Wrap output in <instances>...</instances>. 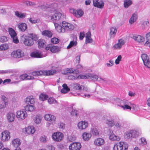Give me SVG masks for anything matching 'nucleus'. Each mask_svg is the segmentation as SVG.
Returning a JSON list of instances; mask_svg holds the SVG:
<instances>
[{
	"label": "nucleus",
	"instance_id": "f257e3e1",
	"mask_svg": "<svg viewBox=\"0 0 150 150\" xmlns=\"http://www.w3.org/2000/svg\"><path fill=\"white\" fill-rule=\"evenodd\" d=\"M38 40L37 35L33 34H30L28 36H26L24 37L23 41L24 44L26 46L30 47L34 44V42Z\"/></svg>",
	"mask_w": 150,
	"mask_h": 150
},
{
	"label": "nucleus",
	"instance_id": "f03ea898",
	"mask_svg": "<svg viewBox=\"0 0 150 150\" xmlns=\"http://www.w3.org/2000/svg\"><path fill=\"white\" fill-rule=\"evenodd\" d=\"M128 144L123 142H120L115 143L113 147V150H125L128 149Z\"/></svg>",
	"mask_w": 150,
	"mask_h": 150
},
{
	"label": "nucleus",
	"instance_id": "7ed1b4c3",
	"mask_svg": "<svg viewBox=\"0 0 150 150\" xmlns=\"http://www.w3.org/2000/svg\"><path fill=\"white\" fill-rule=\"evenodd\" d=\"M45 50L47 51L50 50L53 53L58 52L60 51V48L59 47L52 45L51 44H48L46 46Z\"/></svg>",
	"mask_w": 150,
	"mask_h": 150
},
{
	"label": "nucleus",
	"instance_id": "20e7f679",
	"mask_svg": "<svg viewBox=\"0 0 150 150\" xmlns=\"http://www.w3.org/2000/svg\"><path fill=\"white\" fill-rule=\"evenodd\" d=\"M16 116V117L19 120H23L27 117L28 114L25 110L22 109L17 111Z\"/></svg>",
	"mask_w": 150,
	"mask_h": 150
},
{
	"label": "nucleus",
	"instance_id": "39448f33",
	"mask_svg": "<svg viewBox=\"0 0 150 150\" xmlns=\"http://www.w3.org/2000/svg\"><path fill=\"white\" fill-rule=\"evenodd\" d=\"M63 134L59 132L54 133L52 135V139L56 142L61 141L63 139Z\"/></svg>",
	"mask_w": 150,
	"mask_h": 150
},
{
	"label": "nucleus",
	"instance_id": "423d86ee",
	"mask_svg": "<svg viewBox=\"0 0 150 150\" xmlns=\"http://www.w3.org/2000/svg\"><path fill=\"white\" fill-rule=\"evenodd\" d=\"M11 56L14 58H20L23 57L24 56V52L21 50H18L13 51L11 53Z\"/></svg>",
	"mask_w": 150,
	"mask_h": 150
},
{
	"label": "nucleus",
	"instance_id": "0eeeda50",
	"mask_svg": "<svg viewBox=\"0 0 150 150\" xmlns=\"http://www.w3.org/2000/svg\"><path fill=\"white\" fill-rule=\"evenodd\" d=\"M141 57L145 66L148 68H150V60L147 55L144 54L141 55Z\"/></svg>",
	"mask_w": 150,
	"mask_h": 150
},
{
	"label": "nucleus",
	"instance_id": "6e6552de",
	"mask_svg": "<svg viewBox=\"0 0 150 150\" xmlns=\"http://www.w3.org/2000/svg\"><path fill=\"white\" fill-rule=\"evenodd\" d=\"M81 145L80 142H74L71 143L69 146V150H80Z\"/></svg>",
	"mask_w": 150,
	"mask_h": 150
},
{
	"label": "nucleus",
	"instance_id": "1a4fd4ad",
	"mask_svg": "<svg viewBox=\"0 0 150 150\" xmlns=\"http://www.w3.org/2000/svg\"><path fill=\"white\" fill-rule=\"evenodd\" d=\"M1 98L3 103L0 104V109H3L8 105L9 102V99L4 95H1Z\"/></svg>",
	"mask_w": 150,
	"mask_h": 150
},
{
	"label": "nucleus",
	"instance_id": "9d476101",
	"mask_svg": "<svg viewBox=\"0 0 150 150\" xmlns=\"http://www.w3.org/2000/svg\"><path fill=\"white\" fill-rule=\"evenodd\" d=\"M63 15V14L59 12H57L51 16V19L54 23H55V22L61 19Z\"/></svg>",
	"mask_w": 150,
	"mask_h": 150
},
{
	"label": "nucleus",
	"instance_id": "9b49d317",
	"mask_svg": "<svg viewBox=\"0 0 150 150\" xmlns=\"http://www.w3.org/2000/svg\"><path fill=\"white\" fill-rule=\"evenodd\" d=\"M71 12L74 14L76 17L77 18L81 17L83 14V12L81 9L75 10L74 9H71Z\"/></svg>",
	"mask_w": 150,
	"mask_h": 150
},
{
	"label": "nucleus",
	"instance_id": "f8f14e48",
	"mask_svg": "<svg viewBox=\"0 0 150 150\" xmlns=\"http://www.w3.org/2000/svg\"><path fill=\"white\" fill-rule=\"evenodd\" d=\"M131 38L138 42H141L144 41V38L142 36L137 35H132Z\"/></svg>",
	"mask_w": 150,
	"mask_h": 150
},
{
	"label": "nucleus",
	"instance_id": "ddd939ff",
	"mask_svg": "<svg viewBox=\"0 0 150 150\" xmlns=\"http://www.w3.org/2000/svg\"><path fill=\"white\" fill-rule=\"evenodd\" d=\"M73 87L74 89L80 91L83 89L86 91L88 90L86 87H85L81 85L78 83H74Z\"/></svg>",
	"mask_w": 150,
	"mask_h": 150
},
{
	"label": "nucleus",
	"instance_id": "4468645a",
	"mask_svg": "<svg viewBox=\"0 0 150 150\" xmlns=\"http://www.w3.org/2000/svg\"><path fill=\"white\" fill-rule=\"evenodd\" d=\"M1 135V140L3 141H8L10 139V133L8 131L2 132Z\"/></svg>",
	"mask_w": 150,
	"mask_h": 150
},
{
	"label": "nucleus",
	"instance_id": "2eb2a0df",
	"mask_svg": "<svg viewBox=\"0 0 150 150\" xmlns=\"http://www.w3.org/2000/svg\"><path fill=\"white\" fill-rule=\"evenodd\" d=\"M125 43V41L121 39H119L118 41V42L113 46V48L116 50H119L122 47Z\"/></svg>",
	"mask_w": 150,
	"mask_h": 150
},
{
	"label": "nucleus",
	"instance_id": "dca6fc26",
	"mask_svg": "<svg viewBox=\"0 0 150 150\" xmlns=\"http://www.w3.org/2000/svg\"><path fill=\"white\" fill-rule=\"evenodd\" d=\"M25 102L26 104L33 105L35 102L34 98L33 96H29L26 98Z\"/></svg>",
	"mask_w": 150,
	"mask_h": 150
},
{
	"label": "nucleus",
	"instance_id": "f3484780",
	"mask_svg": "<svg viewBox=\"0 0 150 150\" xmlns=\"http://www.w3.org/2000/svg\"><path fill=\"white\" fill-rule=\"evenodd\" d=\"M93 4L94 6L99 8H103L104 4L101 0H93Z\"/></svg>",
	"mask_w": 150,
	"mask_h": 150
},
{
	"label": "nucleus",
	"instance_id": "a211bd4d",
	"mask_svg": "<svg viewBox=\"0 0 150 150\" xmlns=\"http://www.w3.org/2000/svg\"><path fill=\"white\" fill-rule=\"evenodd\" d=\"M88 123L86 121H81L79 122L78 125V128L80 129H84L88 126Z\"/></svg>",
	"mask_w": 150,
	"mask_h": 150
},
{
	"label": "nucleus",
	"instance_id": "6ab92c4d",
	"mask_svg": "<svg viewBox=\"0 0 150 150\" xmlns=\"http://www.w3.org/2000/svg\"><path fill=\"white\" fill-rule=\"evenodd\" d=\"M6 117L8 122H12L14 121L15 115L14 113L9 112L7 114Z\"/></svg>",
	"mask_w": 150,
	"mask_h": 150
},
{
	"label": "nucleus",
	"instance_id": "aec40b11",
	"mask_svg": "<svg viewBox=\"0 0 150 150\" xmlns=\"http://www.w3.org/2000/svg\"><path fill=\"white\" fill-rule=\"evenodd\" d=\"M62 25L63 27L65 28L67 30H72L74 28L73 25L65 21H63L62 23Z\"/></svg>",
	"mask_w": 150,
	"mask_h": 150
},
{
	"label": "nucleus",
	"instance_id": "412c9836",
	"mask_svg": "<svg viewBox=\"0 0 150 150\" xmlns=\"http://www.w3.org/2000/svg\"><path fill=\"white\" fill-rule=\"evenodd\" d=\"M25 131L28 134H33L35 131L34 127L33 126H30L25 128Z\"/></svg>",
	"mask_w": 150,
	"mask_h": 150
},
{
	"label": "nucleus",
	"instance_id": "4be33fe9",
	"mask_svg": "<svg viewBox=\"0 0 150 150\" xmlns=\"http://www.w3.org/2000/svg\"><path fill=\"white\" fill-rule=\"evenodd\" d=\"M45 118L46 120L48 121L54 122L55 120V117L50 114H46L45 116Z\"/></svg>",
	"mask_w": 150,
	"mask_h": 150
},
{
	"label": "nucleus",
	"instance_id": "5701e85b",
	"mask_svg": "<svg viewBox=\"0 0 150 150\" xmlns=\"http://www.w3.org/2000/svg\"><path fill=\"white\" fill-rule=\"evenodd\" d=\"M55 29L59 33H64L65 31V28L62 27L60 25L56 23H54Z\"/></svg>",
	"mask_w": 150,
	"mask_h": 150
},
{
	"label": "nucleus",
	"instance_id": "b1692460",
	"mask_svg": "<svg viewBox=\"0 0 150 150\" xmlns=\"http://www.w3.org/2000/svg\"><path fill=\"white\" fill-rule=\"evenodd\" d=\"M104 143V139L101 138H98L95 140L94 143L95 145L100 146L103 145Z\"/></svg>",
	"mask_w": 150,
	"mask_h": 150
},
{
	"label": "nucleus",
	"instance_id": "393cba45",
	"mask_svg": "<svg viewBox=\"0 0 150 150\" xmlns=\"http://www.w3.org/2000/svg\"><path fill=\"white\" fill-rule=\"evenodd\" d=\"M26 105L25 106V110L26 111L32 112L35 109V107L33 105L26 104Z\"/></svg>",
	"mask_w": 150,
	"mask_h": 150
},
{
	"label": "nucleus",
	"instance_id": "a878e982",
	"mask_svg": "<svg viewBox=\"0 0 150 150\" xmlns=\"http://www.w3.org/2000/svg\"><path fill=\"white\" fill-rule=\"evenodd\" d=\"M21 142L19 139H16L13 140L12 141V144L13 146L16 148L19 147L18 146L20 145Z\"/></svg>",
	"mask_w": 150,
	"mask_h": 150
},
{
	"label": "nucleus",
	"instance_id": "bb28decb",
	"mask_svg": "<svg viewBox=\"0 0 150 150\" xmlns=\"http://www.w3.org/2000/svg\"><path fill=\"white\" fill-rule=\"evenodd\" d=\"M18 27L22 32H24L27 28V25L25 23H21L18 25Z\"/></svg>",
	"mask_w": 150,
	"mask_h": 150
},
{
	"label": "nucleus",
	"instance_id": "cd10ccee",
	"mask_svg": "<svg viewBox=\"0 0 150 150\" xmlns=\"http://www.w3.org/2000/svg\"><path fill=\"white\" fill-rule=\"evenodd\" d=\"M91 34L90 32H88L86 34V39L85 42L86 44L91 43L92 40L91 38Z\"/></svg>",
	"mask_w": 150,
	"mask_h": 150
},
{
	"label": "nucleus",
	"instance_id": "c85d7f7f",
	"mask_svg": "<svg viewBox=\"0 0 150 150\" xmlns=\"http://www.w3.org/2000/svg\"><path fill=\"white\" fill-rule=\"evenodd\" d=\"M20 78L23 80L24 79L30 80L33 79L34 77L33 76L28 75L26 74H24L20 76Z\"/></svg>",
	"mask_w": 150,
	"mask_h": 150
},
{
	"label": "nucleus",
	"instance_id": "c756f323",
	"mask_svg": "<svg viewBox=\"0 0 150 150\" xmlns=\"http://www.w3.org/2000/svg\"><path fill=\"white\" fill-rule=\"evenodd\" d=\"M15 15L17 17L21 18H24L26 16L25 13H22L21 12L18 11L15 12Z\"/></svg>",
	"mask_w": 150,
	"mask_h": 150
},
{
	"label": "nucleus",
	"instance_id": "7c9ffc66",
	"mask_svg": "<svg viewBox=\"0 0 150 150\" xmlns=\"http://www.w3.org/2000/svg\"><path fill=\"white\" fill-rule=\"evenodd\" d=\"M109 138L112 141H118L120 139L119 137L115 135L113 133H110Z\"/></svg>",
	"mask_w": 150,
	"mask_h": 150
},
{
	"label": "nucleus",
	"instance_id": "2f4dec72",
	"mask_svg": "<svg viewBox=\"0 0 150 150\" xmlns=\"http://www.w3.org/2000/svg\"><path fill=\"white\" fill-rule=\"evenodd\" d=\"M91 137V133L85 132L83 133L82 137L83 139L85 141H88L89 140Z\"/></svg>",
	"mask_w": 150,
	"mask_h": 150
},
{
	"label": "nucleus",
	"instance_id": "473e14b6",
	"mask_svg": "<svg viewBox=\"0 0 150 150\" xmlns=\"http://www.w3.org/2000/svg\"><path fill=\"white\" fill-rule=\"evenodd\" d=\"M46 42L45 41L42 39H39L38 40V47L43 48L46 46Z\"/></svg>",
	"mask_w": 150,
	"mask_h": 150
},
{
	"label": "nucleus",
	"instance_id": "72a5a7b5",
	"mask_svg": "<svg viewBox=\"0 0 150 150\" xmlns=\"http://www.w3.org/2000/svg\"><path fill=\"white\" fill-rule=\"evenodd\" d=\"M42 34L49 38H51L52 35V33L50 31L47 30L43 31L42 33Z\"/></svg>",
	"mask_w": 150,
	"mask_h": 150
},
{
	"label": "nucleus",
	"instance_id": "f704fd0d",
	"mask_svg": "<svg viewBox=\"0 0 150 150\" xmlns=\"http://www.w3.org/2000/svg\"><path fill=\"white\" fill-rule=\"evenodd\" d=\"M137 18V13H134L132 15L131 17L130 18L129 22L130 23L132 24L134 23Z\"/></svg>",
	"mask_w": 150,
	"mask_h": 150
},
{
	"label": "nucleus",
	"instance_id": "c9c22d12",
	"mask_svg": "<svg viewBox=\"0 0 150 150\" xmlns=\"http://www.w3.org/2000/svg\"><path fill=\"white\" fill-rule=\"evenodd\" d=\"M8 30L9 34L10 35L11 38L17 36V34L14 30L12 28H8Z\"/></svg>",
	"mask_w": 150,
	"mask_h": 150
},
{
	"label": "nucleus",
	"instance_id": "e433bc0d",
	"mask_svg": "<svg viewBox=\"0 0 150 150\" xmlns=\"http://www.w3.org/2000/svg\"><path fill=\"white\" fill-rule=\"evenodd\" d=\"M117 30L115 28L112 27L110 28V35L111 38H113L114 37L117 32Z\"/></svg>",
	"mask_w": 150,
	"mask_h": 150
},
{
	"label": "nucleus",
	"instance_id": "4c0bfd02",
	"mask_svg": "<svg viewBox=\"0 0 150 150\" xmlns=\"http://www.w3.org/2000/svg\"><path fill=\"white\" fill-rule=\"evenodd\" d=\"M114 120L113 119H107L105 121V123L110 127H112L114 125Z\"/></svg>",
	"mask_w": 150,
	"mask_h": 150
},
{
	"label": "nucleus",
	"instance_id": "58836bf2",
	"mask_svg": "<svg viewBox=\"0 0 150 150\" xmlns=\"http://www.w3.org/2000/svg\"><path fill=\"white\" fill-rule=\"evenodd\" d=\"M132 4V1L131 0H124V6L125 8H128Z\"/></svg>",
	"mask_w": 150,
	"mask_h": 150
},
{
	"label": "nucleus",
	"instance_id": "ea45409f",
	"mask_svg": "<svg viewBox=\"0 0 150 150\" xmlns=\"http://www.w3.org/2000/svg\"><path fill=\"white\" fill-rule=\"evenodd\" d=\"M77 44V42L76 40H73L71 41L69 45L67 46V49H70L73 46H76Z\"/></svg>",
	"mask_w": 150,
	"mask_h": 150
},
{
	"label": "nucleus",
	"instance_id": "a19ab883",
	"mask_svg": "<svg viewBox=\"0 0 150 150\" xmlns=\"http://www.w3.org/2000/svg\"><path fill=\"white\" fill-rule=\"evenodd\" d=\"M45 76H50L53 75L56 73L57 72V71L56 70H50L45 71Z\"/></svg>",
	"mask_w": 150,
	"mask_h": 150
},
{
	"label": "nucleus",
	"instance_id": "79ce46f5",
	"mask_svg": "<svg viewBox=\"0 0 150 150\" xmlns=\"http://www.w3.org/2000/svg\"><path fill=\"white\" fill-rule=\"evenodd\" d=\"M48 97V96L47 95L41 93L39 96V99L42 101H44L46 100Z\"/></svg>",
	"mask_w": 150,
	"mask_h": 150
},
{
	"label": "nucleus",
	"instance_id": "37998d69",
	"mask_svg": "<svg viewBox=\"0 0 150 150\" xmlns=\"http://www.w3.org/2000/svg\"><path fill=\"white\" fill-rule=\"evenodd\" d=\"M131 132L132 138L136 137L139 136V134L138 132L135 130H131Z\"/></svg>",
	"mask_w": 150,
	"mask_h": 150
},
{
	"label": "nucleus",
	"instance_id": "c03bdc74",
	"mask_svg": "<svg viewBox=\"0 0 150 150\" xmlns=\"http://www.w3.org/2000/svg\"><path fill=\"white\" fill-rule=\"evenodd\" d=\"M30 56L33 58H38V50H36L30 53Z\"/></svg>",
	"mask_w": 150,
	"mask_h": 150
},
{
	"label": "nucleus",
	"instance_id": "a18cd8bd",
	"mask_svg": "<svg viewBox=\"0 0 150 150\" xmlns=\"http://www.w3.org/2000/svg\"><path fill=\"white\" fill-rule=\"evenodd\" d=\"M9 46L7 44H4L0 46V50H6L8 49Z\"/></svg>",
	"mask_w": 150,
	"mask_h": 150
},
{
	"label": "nucleus",
	"instance_id": "49530a36",
	"mask_svg": "<svg viewBox=\"0 0 150 150\" xmlns=\"http://www.w3.org/2000/svg\"><path fill=\"white\" fill-rule=\"evenodd\" d=\"M78 77L79 79H85L89 78V75L87 74L86 75H79L78 76Z\"/></svg>",
	"mask_w": 150,
	"mask_h": 150
},
{
	"label": "nucleus",
	"instance_id": "de8ad7c7",
	"mask_svg": "<svg viewBox=\"0 0 150 150\" xmlns=\"http://www.w3.org/2000/svg\"><path fill=\"white\" fill-rule=\"evenodd\" d=\"M51 42L53 44H57L59 42V40L57 38H53L51 39Z\"/></svg>",
	"mask_w": 150,
	"mask_h": 150
},
{
	"label": "nucleus",
	"instance_id": "09e8293b",
	"mask_svg": "<svg viewBox=\"0 0 150 150\" xmlns=\"http://www.w3.org/2000/svg\"><path fill=\"white\" fill-rule=\"evenodd\" d=\"M131 130L129 132H127L124 134V137L127 139L131 138L132 135L131 134Z\"/></svg>",
	"mask_w": 150,
	"mask_h": 150
},
{
	"label": "nucleus",
	"instance_id": "8fccbe9b",
	"mask_svg": "<svg viewBox=\"0 0 150 150\" xmlns=\"http://www.w3.org/2000/svg\"><path fill=\"white\" fill-rule=\"evenodd\" d=\"M89 78H91L94 80H97L98 79V76L97 75L94 74H91L89 75Z\"/></svg>",
	"mask_w": 150,
	"mask_h": 150
},
{
	"label": "nucleus",
	"instance_id": "3c124183",
	"mask_svg": "<svg viewBox=\"0 0 150 150\" xmlns=\"http://www.w3.org/2000/svg\"><path fill=\"white\" fill-rule=\"evenodd\" d=\"M48 102L50 104H53L56 102V101L52 97L50 98L48 100Z\"/></svg>",
	"mask_w": 150,
	"mask_h": 150
},
{
	"label": "nucleus",
	"instance_id": "603ef678",
	"mask_svg": "<svg viewBox=\"0 0 150 150\" xmlns=\"http://www.w3.org/2000/svg\"><path fill=\"white\" fill-rule=\"evenodd\" d=\"M92 134L96 136H98L99 134V132L98 130L96 128L93 129L92 131Z\"/></svg>",
	"mask_w": 150,
	"mask_h": 150
},
{
	"label": "nucleus",
	"instance_id": "864d4df0",
	"mask_svg": "<svg viewBox=\"0 0 150 150\" xmlns=\"http://www.w3.org/2000/svg\"><path fill=\"white\" fill-rule=\"evenodd\" d=\"M122 57L121 55H119L115 60V63L116 64H118L120 62L121 60Z\"/></svg>",
	"mask_w": 150,
	"mask_h": 150
},
{
	"label": "nucleus",
	"instance_id": "5fc2aeb1",
	"mask_svg": "<svg viewBox=\"0 0 150 150\" xmlns=\"http://www.w3.org/2000/svg\"><path fill=\"white\" fill-rule=\"evenodd\" d=\"M13 39V42L15 43H18L19 42L18 40L17 37V36H13L11 38Z\"/></svg>",
	"mask_w": 150,
	"mask_h": 150
},
{
	"label": "nucleus",
	"instance_id": "6e6d98bb",
	"mask_svg": "<svg viewBox=\"0 0 150 150\" xmlns=\"http://www.w3.org/2000/svg\"><path fill=\"white\" fill-rule=\"evenodd\" d=\"M7 37L5 36H2L1 37L0 39V42H6L7 41Z\"/></svg>",
	"mask_w": 150,
	"mask_h": 150
},
{
	"label": "nucleus",
	"instance_id": "4d7b16f0",
	"mask_svg": "<svg viewBox=\"0 0 150 150\" xmlns=\"http://www.w3.org/2000/svg\"><path fill=\"white\" fill-rule=\"evenodd\" d=\"M45 71H38V76L42 75L45 76Z\"/></svg>",
	"mask_w": 150,
	"mask_h": 150
},
{
	"label": "nucleus",
	"instance_id": "13d9d810",
	"mask_svg": "<svg viewBox=\"0 0 150 150\" xmlns=\"http://www.w3.org/2000/svg\"><path fill=\"white\" fill-rule=\"evenodd\" d=\"M85 36V33L84 32H80L79 34V39L81 40H82Z\"/></svg>",
	"mask_w": 150,
	"mask_h": 150
},
{
	"label": "nucleus",
	"instance_id": "bf43d9fd",
	"mask_svg": "<svg viewBox=\"0 0 150 150\" xmlns=\"http://www.w3.org/2000/svg\"><path fill=\"white\" fill-rule=\"evenodd\" d=\"M71 114L72 116H77L78 115L77 110H72L71 112Z\"/></svg>",
	"mask_w": 150,
	"mask_h": 150
},
{
	"label": "nucleus",
	"instance_id": "052dcab7",
	"mask_svg": "<svg viewBox=\"0 0 150 150\" xmlns=\"http://www.w3.org/2000/svg\"><path fill=\"white\" fill-rule=\"evenodd\" d=\"M121 107L124 109H126L131 110V107L127 105H125L124 106L122 105Z\"/></svg>",
	"mask_w": 150,
	"mask_h": 150
},
{
	"label": "nucleus",
	"instance_id": "680f3d73",
	"mask_svg": "<svg viewBox=\"0 0 150 150\" xmlns=\"http://www.w3.org/2000/svg\"><path fill=\"white\" fill-rule=\"evenodd\" d=\"M69 79L71 80H75L78 79V76L76 75V76H74L73 75L69 76Z\"/></svg>",
	"mask_w": 150,
	"mask_h": 150
},
{
	"label": "nucleus",
	"instance_id": "e2e57ef3",
	"mask_svg": "<svg viewBox=\"0 0 150 150\" xmlns=\"http://www.w3.org/2000/svg\"><path fill=\"white\" fill-rule=\"evenodd\" d=\"M141 142L144 145H146L147 144L146 139L144 137H142L141 139Z\"/></svg>",
	"mask_w": 150,
	"mask_h": 150
},
{
	"label": "nucleus",
	"instance_id": "0e129e2a",
	"mask_svg": "<svg viewBox=\"0 0 150 150\" xmlns=\"http://www.w3.org/2000/svg\"><path fill=\"white\" fill-rule=\"evenodd\" d=\"M46 138L45 136H42L40 138V140L42 142H46Z\"/></svg>",
	"mask_w": 150,
	"mask_h": 150
},
{
	"label": "nucleus",
	"instance_id": "69168bd1",
	"mask_svg": "<svg viewBox=\"0 0 150 150\" xmlns=\"http://www.w3.org/2000/svg\"><path fill=\"white\" fill-rule=\"evenodd\" d=\"M62 87L63 88L65 89L68 91H69L70 90V88H68L67 84L66 83L63 84L62 85Z\"/></svg>",
	"mask_w": 150,
	"mask_h": 150
},
{
	"label": "nucleus",
	"instance_id": "338daca9",
	"mask_svg": "<svg viewBox=\"0 0 150 150\" xmlns=\"http://www.w3.org/2000/svg\"><path fill=\"white\" fill-rule=\"evenodd\" d=\"M58 126L59 128L64 129L65 127V125L63 123H60L59 124Z\"/></svg>",
	"mask_w": 150,
	"mask_h": 150
},
{
	"label": "nucleus",
	"instance_id": "774afa93",
	"mask_svg": "<svg viewBox=\"0 0 150 150\" xmlns=\"http://www.w3.org/2000/svg\"><path fill=\"white\" fill-rule=\"evenodd\" d=\"M146 37L147 40L150 41V32L146 34Z\"/></svg>",
	"mask_w": 150,
	"mask_h": 150
}]
</instances>
